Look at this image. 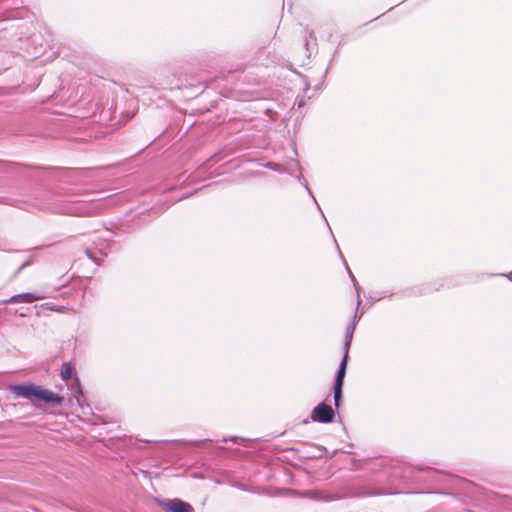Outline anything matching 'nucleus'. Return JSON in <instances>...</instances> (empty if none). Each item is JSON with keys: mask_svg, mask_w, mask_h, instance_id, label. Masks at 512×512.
Listing matches in <instances>:
<instances>
[{"mask_svg": "<svg viewBox=\"0 0 512 512\" xmlns=\"http://www.w3.org/2000/svg\"><path fill=\"white\" fill-rule=\"evenodd\" d=\"M8 389L15 396L27 399L33 404L44 402L52 405H60L63 402V397L32 383L10 385Z\"/></svg>", "mask_w": 512, "mask_h": 512, "instance_id": "obj_1", "label": "nucleus"}, {"mask_svg": "<svg viewBox=\"0 0 512 512\" xmlns=\"http://www.w3.org/2000/svg\"><path fill=\"white\" fill-rule=\"evenodd\" d=\"M355 330V324H350L346 329V335H345V343H344V357L340 363L339 370L337 372L335 384H334V402L335 406H339V402L341 399L342 394V385H343V379L346 372V365H347V359H348V352L351 345V341L353 338V333Z\"/></svg>", "mask_w": 512, "mask_h": 512, "instance_id": "obj_2", "label": "nucleus"}, {"mask_svg": "<svg viewBox=\"0 0 512 512\" xmlns=\"http://www.w3.org/2000/svg\"><path fill=\"white\" fill-rule=\"evenodd\" d=\"M93 211L94 209L91 207V205L79 201L66 202L57 210V212L61 214L76 216L91 215Z\"/></svg>", "mask_w": 512, "mask_h": 512, "instance_id": "obj_3", "label": "nucleus"}, {"mask_svg": "<svg viewBox=\"0 0 512 512\" xmlns=\"http://www.w3.org/2000/svg\"><path fill=\"white\" fill-rule=\"evenodd\" d=\"M334 416L335 413L332 407L325 403L318 404L311 413L312 421L319 423H331Z\"/></svg>", "mask_w": 512, "mask_h": 512, "instance_id": "obj_4", "label": "nucleus"}, {"mask_svg": "<svg viewBox=\"0 0 512 512\" xmlns=\"http://www.w3.org/2000/svg\"><path fill=\"white\" fill-rule=\"evenodd\" d=\"M162 506L170 512H193V507L180 499L163 501Z\"/></svg>", "mask_w": 512, "mask_h": 512, "instance_id": "obj_5", "label": "nucleus"}, {"mask_svg": "<svg viewBox=\"0 0 512 512\" xmlns=\"http://www.w3.org/2000/svg\"><path fill=\"white\" fill-rule=\"evenodd\" d=\"M44 298H45V296L44 295H40V294L22 293V294H17V295L12 296L8 300H5L4 303H6V304H8V303H22V302L23 303H32L34 301L42 300Z\"/></svg>", "mask_w": 512, "mask_h": 512, "instance_id": "obj_6", "label": "nucleus"}, {"mask_svg": "<svg viewBox=\"0 0 512 512\" xmlns=\"http://www.w3.org/2000/svg\"><path fill=\"white\" fill-rule=\"evenodd\" d=\"M72 376V368L69 363H64L61 368V377L63 380H68Z\"/></svg>", "mask_w": 512, "mask_h": 512, "instance_id": "obj_7", "label": "nucleus"}, {"mask_svg": "<svg viewBox=\"0 0 512 512\" xmlns=\"http://www.w3.org/2000/svg\"><path fill=\"white\" fill-rule=\"evenodd\" d=\"M28 265H29V262H26V263L22 264V265L19 267V269L17 270V273H19L21 270H23V269H24L26 266H28Z\"/></svg>", "mask_w": 512, "mask_h": 512, "instance_id": "obj_8", "label": "nucleus"}, {"mask_svg": "<svg viewBox=\"0 0 512 512\" xmlns=\"http://www.w3.org/2000/svg\"><path fill=\"white\" fill-rule=\"evenodd\" d=\"M356 290H357V293H358V305H360L361 300H360V295H359V289H358V287H356Z\"/></svg>", "mask_w": 512, "mask_h": 512, "instance_id": "obj_9", "label": "nucleus"}, {"mask_svg": "<svg viewBox=\"0 0 512 512\" xmlns=\"http://www.w3.org/2000/svg\"><path fill=\"white\" fill-rule=\"evenodd\" d=\"M350 275H351V277H352L353 282H355V281H356V280H355V277H354L351 273H350Z\"/></svg>", "mask_w": 512, "mask_h": 512, "instance_id": "obj_10", "label": "nucleus"}]
</instances>
